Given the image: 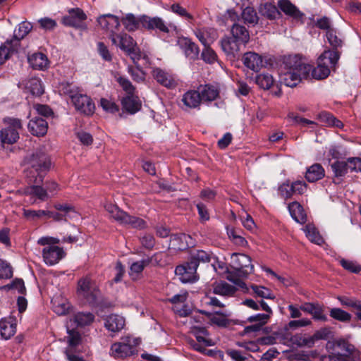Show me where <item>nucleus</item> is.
I'll return each mask as SVG.
<instances>
[{"instance_id": "1", "label": "nucleus", "mask_w": 361, "mask_h": 361, "mask_svg": "<svg viewBox=\"0 0 361 361\" xmlns=\"http://www.w3.org/2000/svg\"><path fill=\"white\" fill-rule=\"evenodd\" d=\"M283 65L279 74L280 82L290 87H295L302 78H307L311 71V66L304 63L297 56L286 58Z\"/></svg>"}, {"instance_id": "2", "label": "nucleus", "mask_w": 361, "mask_h": 361, "mask_svg": "<svg viewBox=\"0 0 361 361\" xmlns=\"http://www.w3.org/2000/svg\"><path fill=\"white\" fill-rule=\"evenodd\" d=\"M26 176L30 182L41 183L44 176L51 167V161L48 155L42 149H37L25 159Z\"/></svg>"}, {"instance_id": "3", "label": "nucleus", "mask_w": 361, "mask_h": 361, "mask_svg": "<svg viewBox=\"0 0 361 361\" xmlns=\"http://www.w3.org/2000/svg\"><path fill=\"white\" fill-rule=\"evenodd\" d=\"M339 58L340 55L338 51L325 50L318 58L317 66L314 68L311 66L310 72H312V77L317 80L327 78L331 70L336 68Z\"/></svg>"}, {"instance_id": "4", "label": "nucleus", "mask_w": 361, "mask_h": 361, "mask_svg": "<svg viewBox=\"0 0 361 361\" xmlns=\"http://www.w3.org/2000/svg\"><path fill=\"white\" fill-rule=\"evenodd\" d=\"M140 340L132 336H126L120 341L113 343L110 348L109 355L116 359H124L137 353V347Z\"/></svg>"}, {"instance_id": "5", "label": "nucleus", "mask_w": 361, "mask_h": 361, "mask_svg": "<svg viewBox=\"0 0 361 361\" xmlns=\"http://www.w3.org/2000/svg\"><path fill=\"white\" fill-rule=\"evenodd\" d=\"M104 207L111 217L121 224L130 225L132 228L137 229H143L147 226L146 222L142 219L129 215L116 205L106 203Z\"/></svg>"}, {"instance_id": "6", "label": "nucleus", "mask_w": 361, "mask_h": 361, "mask_svg": "<svg viewBox=\"0 0 361 361\" xmlns=\"http://www.w3.org/2000/svg\"><path fill=\"white\" fill-rule=\"evenodd\" d=\"M5 126L0 132V139L4 144H13L19 139V133L22 129L20 120L7 118L4 120Z\"/></svg>"}, {"instance_id": "7", "label": "nucleus", "mask_w": 361, "mask_h": 361, "mask_svg": "<svg viewBox=\"0 0 361 361\" xmlns=\"http://www.w3.org/2000/svg\"><path fill=\"white\" fill-rule=\"evenodd\" d=\"M332 357L338 361H355L357 350L355 347L345 340H339L332 343Z\"/></svg>"}, {"instance_id": "8", "label": "nucleus", "mask_w": 361, "mask_h": 361, "mask_svg": "<svg viewBox=\"0 0 361 361\" xmlns=\"http://www.w3.org/2000/svg\"><path fill=\"white\" fill-rule=\"evenodd\" d=\"M77 294L89 303L94 302L99 295V290L90 277L80 279L78 282Z\"/></svg>"}, {"instance_id": "9", "label": "nucleus", "mask_w": 361, "mask_h": 361, "mask_svg": "<svg viewBox=\"0 0 361 361\" xmlns=\"http://www.w3.org/2000/svg\"><path fill=\"white\" fill-rule=\"evenodd\" d=\"M29 181V185L21 188L16 191L20 195H26L30 197V204H33L37 200L44 202L49 200V194L44 187L39 185V183H34Z\"/></svg>"}, {"instance_id": "10", "label": "nucleus", "mask_w": 361, "mask_h": 361, "mask_svg": "<svg viewBox=\"0 0 361 361\" xmlns=\"http://www.w3.org/2000/svg\"><path fill=\"white\" fill-rule=\"evenodd\" d=\"M86 14L79 8H71L68 11V15L65 16L62 18V23L66 26L74 27L81 30H85Z\"/></svg>"}, {"instance_id": "11", "label": "nucleus", "mask_w": 361, "mask_h": 361, "mask_svg": "<svg viewBox=\"0 0 361 361\" xmlns=\"http://www.w3.org/2000/svg\"><path fill=\"white\" fill-rule=\"evenodd\" d=\"M176 275L184 283H194L198 280L197 265L195 262H188L185 264L179 265L175 269Z\"/></svg>"}, {"instance_id": "12", "label": "nucleus", "mask_w": 361, "mask_h": 361, "mask_svg": "<svg viewBox=\"0 0 361 361\" xmlns=\"http://www.w3.org/2000/svg\"><path fill=\"white\" fill-rule=\"evenodd\" d=\"M141 27L148 30H158L164 33H169V27L176 28V26H172L171 24L167 25L160 17H150L145 15L141 16Z\"/></svg>"}, {"instance_id": "13", "label": "nucleus", "mask_w": 361, "mask_h": 361, "mask_svg": "<svg viewBox=\"0 0 361 361\" xmlns=\"http://www.w3.org/2000/svg\"><path fill=\"white\" fill-rule=\"evenodd\" d=\"M97 23L101 28L109 33V38L116 35L119 27L120 20L118 18L112 14H104L98 17Z\"/></svg>"}, {"instance_id": "14", "label": "nucleus", "mask_w": 361, "mask_h": 361, "mask_svg": "<svg viewBox=\"0 0 361 361\" xmlns=\"http://www.w3.org/2000/svg\"><path fill=\"white\" fill-rule=\"evenodd\" d=\"M251 258L245 254H235L233 266L240 276L246 277L254 270Z\"/></svg>"}, {"instance_id": "15", "label": "nucleus", "mask_w": 361, "mask_h": 361, "mask_svg": "<svg viewBox=\"0 0 361 361\" xmlns=\"http://www.w3.org/2000/svg\"><path fill=\"white\" fill-rule=\"evenodd\" d=\"M42 252L44 263L49 266L57 264L66 255L63 249L56 245L44 247Z\"/></svg>"}, {"instance_id": "16", "label": "nucleus", "mask_w": 361, "mask_h": 361, "mask_svg": "<svg viewBox=\"0 0 361 361\" xmlns=\"http://www.w3.org/2000/svg\"><path fill=\"white\" fill-rule=\"evenodd\" d=\"M94 316L90 312H78L70 317L66 322V328L83 327L91 324Z\"/></svg>"}, {"instance_id": "17", "label": "nucleus", "mask_w": 361, "mask_h": 361, "mask_svg": "<svg viewBox=\"0 0 361 361\" xmlns=\"http://www.w3.org/2000/svg\"><path fill=\"white\" fill-rule=\"evenodd\" d=\"M72 102L77 110L86 115H90L94 111V104L85 94H76L75 97H73Z\"/></svg>"}, {"instance_id": "18", "label": "nucleus", "mask_w": 361, "mask_h": 361, "mask_svg": "<svg viewBox=\"0 0 361 361\" xmlns=\"http://www.w3.org/2000/svg\"><path fill=\"white\" fill-rule=\"evenodd\" d=\"M177 44L183 50L185 56L195 60L198 58L200 49L197 45L188 37H178Z\"/></svg>"}, {"instance_id": "19", "label": "nucleus", "mask_w": 361, "mask_h": 361, "mask_svg": "<svg viewBox=\"0 0 361 361\" xmlns=\"http://www.w3.org/2000/svg\"><path fill=\"white\" fill-rule=\"evenodd\" d=\"M194 34L204 46H210L218 38L217 31L212 27L196 28Z\"/></svg>"}, {"instance_id": "20", "label": "nucleus", "mask_w": 361, "mask_h": 361, "mask_svg": "<svg viewBox=\"0 0 361 361\" xmlns=\"http://www.w3.org/2000/svg\"><path fill=\"white\" fill-rule=\"evenodd\" d=\"M240 43L233 37H224L221 40L223 51L230 59H235L240 51Z\"/></svg>"}, {"instance_id": "21", "label": "nucleus", "mask_w": 361, "mask_h": 361, "mask_svg": "<svg viewBox=\"0 0 361 361\" xmlns=\"http://www.w3.org/2000/svg\"><path fill=\"white\" fill-rule=\"evenodd\" d=\"M152 75L158 83L167 88H173L177 85L175 78L171 74L159 68H154Z\"/></svg>"}, {"instance_id": "22", "label": "nucleus", "mask_w": 361, "mask_h": 361, "mask_svg": "<svg viewBox=\"0 0 361 361\" xmlns=\"http://www.w3.org/2000/svg\"><path fill=\"white\" fill-rule=\"evenodd\" d=\"M111 40L113 44L119 47L125 51L133 49L137 45L133 38L126 33L113 35Z\"/></svg>"}, {"instance_id": "23", "label": "nucleus", "mask_w": 361, "mask_h": 361, "mask_svg": "<svg viewBox=\"0 0 361 361\" xmlns=\"http://www.w3.org/2000/svg\"><path fill=\"white\" fill-rule=\"evenodd\" d=\"M244 65L249 69L258 72L263 66L262 56L255 52H247L243 58Z\"/></svg>"}, {"instance_id": "24", "label": "nucleus", "mask_w": 361, "mask_h": 361, "mask_svg": "<svg viewBox=\"0 0 361 361\" xmlns=\"http://www.w3.org/2000/svg\"><path fill=\"white\" fill-rule=\"evenodd\" d=\"M32 25L29 22H22L19 24L18 28L14 30L13 38L7 40L6 44H13L17 49L19 46L20 40L23 39L32 30Z\"/></svg>"}, {"instance_id": "25", "label": "nucleus", "mask_w": 361, "mask_h": 361, "mask_svg": "<svg viewBox=\"0 0 361 361\" xmlns=\"http://www.w3.org/2000/svg\"><path fill=\"white\" fill-rule=\"evenodd\" d=\"M29 131L35 136L44 135L48 129L47 122L42 118L38 117L32 118L28 123Z\"/></svg>"}, {"instance_id": "26", "label": "nucleus", "mask_w": 361, "mask_h": 361, "mask_svg": "<svg viewBox=\"0 0 361 361\" xmlns=\"http://www.w3.org/2000/svg\"><path fill=\"white\" fill-rule=\"evenodd\" d=\"M16 331V320L13 317L2 319L0 321V334L2 338L8 339Z\"/></svg>"}, {"instance_id": "27", "label": "nucleus", "mask_w": 361, "mask_h": 361, "mask_svg": "<svg viewBox=\"0 0 361 361\" xmlns=\"http://www.w3.org/2000/svg\"><path fill=\"white\" fill-rule=\"evenodd\" d=\"M104 326L111 332H118L125 326V319L118 314H110L106 318Z\"/></svg>"}, {"instance_id": "28", "label": "nucleus", "mask_w": 361, "mask_h": 361, "mask_svg": "<svg viewBox=\"0 0 361 361\" xmlns=\"http://www.w3.org/2000/svg\"><path fill=\"white\" fill-rule=\"evenodd\" d=\"M121 103L123 109L131 114H134L140 111L142 106L141 101L134 94L123 97Z\"/></svg>"}, {"instance_id": "29", "label": "nucleus", "mask_w": 361, "mask_h": 361, "mask_svg": "<svg viewBox=\"0 0 361 361\" xmlns=\"http://www.w3.org/2000/svg\"><path fill=\"white\" fill-rule=\"evenodd\" d=\"M278 6L286 15L293 19L300 20L303 16V13L289 0H281L279 1Z\"/></svg>"}, {"instance_id": "30", "label": "nucleus", "mask_w": 361, "mask_h": 361, "mask_svg": "<svg viewBox=\"0 0 361 361\" xmlns=\"http://www.w3.org/2000/svg\"><path fill=\"white\" fill-rule=\"evenodd\" d=\"M151 259H144L140 261L134 262L131 264L129 269V276L133 281L140 279L142 276V273L144 269L149 265Z\"/></svg>"}, {"instance_id": "31", "label": "nucleus", "mask_w": 361, "mask_h": 361, "mask_svg": "<svg viewBox=\"0 0 361 361\" xmlns=\"http://www.w3.org/2000/svg\"><path fill=\"white\" fill-rule=\"evenodd\" d=\"M325 176V171L319 164H314L307 168L305 178L308 182L314 183L323 178Z\"/></svg>"}, {"instance_id": "32", "label": "nucleus", "mask_w": 361, "mask_h": 361, "mask_svg": "<svg viewBox=\"0 0 361 361\" xmlns=\"http://www.w3.org/2000/svg\"><path fill=\"white\" fill-rule=\"evenodd\" d=\"M191 333L195 336L200 343H203L204 346H212L214 342L207 336L208 331L204 327L194 326L191 328Z\"/></svg>"}, {"instance_id": "33", "label": "nucleus", "mask_w": 361, "mask_h": 361, "mask_svg": "<svg viewBox=\"0 0 361 361\" xmlns=\"http://www.w3.org/2000/svg\"><path fill=\"white\" fill-rule=\"evenodd\" d=\"M182 102L186 107L197 108L200 106L202 100L198 91L190 90L185 92L182 97Z\"/></svg>"}, {"instance_id": "34", "label": "nucleus", "mask_w": 361, "mask_h": 361, "mask_svg": "<svg viewBox=\"0 0 361 361\" xmlns=\"http://www.w3.org/2000/svg\"><path fill=\"white\" fill-rule=\"evenodd\" d=\"M198 92L200 94L202 100L205 102L214 101L219 94V89L211 85L200 86Z\"/></svg>"}, {"instance_id": "35", "label": "nucleus", "mask_w": 361, "mask_h": 361, "mask_svg": "<svg viewBox=\"0 0 361 361\" xmlns=\"http://www.w3.org/2000/svg\"><path fill=\"white\" fill-rule=\"evenodd\" d=\"M232 37L240 44H245L250 39L247 30L243 25L234 24L231 29Z\"/></svg>"}, {"instance_id": "36", "label": "nucleus", "mask_w": 361, "mask_h": 361, "mask_svg": "<svg viewBox=\"0 0 361 361\" xmlns=\"http://www.w3.org/2000/svg\"><path fill=\"white\" fill-rule=\"evenodd\" d=\"M120 22L122 23L128 31H135L141 26V16L137 18L133 13H127L121 18Z\"/></svg>"}, {"instance_id": "37", "label": "nucleus", "mask_w": 361, "mask_h": 361, "mask_svg": "<svg viewBox=\"0 0 361 361\" xmlns=\"http://www.w3.org/2000/svg\"><path fill=\"white\" fill-rule=\"evenodd\" d=\"M30 65L35 69L43 70L48 66V59L44 54L35 53L28 57Z\"/></svg>"}, {"instance_id": "38", "label": "nucleus", "mask_w": 361, "mask_h": 361, "mask_svg": "<svg viewBox=\"0 0 361 361\" xmlns=\"http://www.w3.org/2000/svg\"><path fill=\"white\" fill-rule=\"evenodd\" d=\"M317 117L326 126L336 127L338 128L343 127L342 122L329 112L322 111Z\"/></svg>"}, {"instance_id": "39", "label": "nucleus", "mask_w": 361, "mask_h": 361, "mask_svg": "<svg viewBox=\"0 0 361 361\" xmlns=\"http://www.w3.org/2000/svg\"><path fill=\"white\" fill-rule=\"evenodd\" d=\"M290 341L293 345L298 347L311 348L314 345L312 336L303 335L302 334H296L292 336Z\"/></svg>"}, {"instance_id": "40", "label": "nucleus", "mask_w": 361, "mask_h": 361, "mask_svg": "<svg viewBox=\"0 0 361 361\" xmlns=\"http://www.w3.org/2000/svg\"><path fill=\"white\" fill-rule=\"evenodd\" d=\"M303 231L307 236V238L313 243L317 245H322L324 243L323 238L319 234L317 229L312 224L306 225Z\"/></svg>"}, {"instance_id": "41", "label": "nucleus", "mask_w": 361, "mask_h": 361, "mask_svg": "<svg viewBox=\"0 0 361 361\" xmlns=\"http://www.w3.org/2000/svg\"><path fill=\"white\" fill-rule=\"evenodd\" d=\"M288 209L293 219L300 224L305 221V215L302 206L297 202H293L288 205Z\"/></svg>"}, {"instance_id": "42", "label": "nucleus", "mask_w": 361, "mask_h": 361, "mask_svg": "<svg viewBox=\"0 0 361 361\" xmlns=\"http://www.w3.org/2000/svg\"><path fill=\"white\" fill-rule=\"evenodd\" d=\"M48 210L23 209V217L28 221H36L47 216Z\"/></svg>"}, {"instance_id": "43", "label": "nucleus", "mask_w": 361, "mask_h": 361, "mask_svg": "<svg viewBox=\"0 0 361 361\" xmlns=\"http://www.w3.org/2000/svg\"><path fill=\"white\" fill-rule=\"evenodd\" d=\"M26 89L33 95L40 96L44 93L41 80L37 78L30 79L25 84Z\"/></svg>"}, {"instance_id": "44", "label": "nucleus", "mask_w": 361, "mask_h": 361, "mask_svg": "<svg viewBox=\"0 0 361 361\" xmlns=\"http://www.w3.org/2000/svg\"><path fill=\"white\" fill-rule=\"evenodd\" d=\"M235 290L233 286L222 281L215 283L214 286V293L221 295H232L235 293Z\"/></svg>"}, {"instance_id": "45", "label": "nucleus", "mask_w": 361, "mask_h": 361, "mask_svg": "<svg viewBox=\"0 0 361 361\" xmlns=\"http://www.w3.org/2000/svg\"><path fill=\"white\" fill-rule=\"evenodd\" d=\"M259 11L262 16L269 19H275L281 15L277 7L271 3H265L261 5Z\"/></svg>"}, {"instance_id": "46", "label": "nucleus", "mask_w": 361, "mask_h": 361, "mask_svg": "<svg viewBox=\"0 0 361 361\" xmlns=\"http://www.w3.org/2000/svg\"><path fill=\"white\" fill-rule=\"evenodd\" d=\"M288 118L293 123L300 125L302 127H309L311 128H315L317 126V123L313 121L300 117L295 113L290 112L288 114Z\"/></svg>"}, {"instance_id": "47", "label": "nucleus", "mask_w": 361, "mask_h": 361, "mask_svg": "<svg viewBox=\"0 0 361 361\" xmlns=\"http://www.w3.org/2000/svg\"><path fill=\"white\" fill-rule=\"evenodd\" d=\"M213 256L210 253L204 250H198L192 255L190 262H195L197 268L200 263L210 262Z\"/></svg>"}, {"instance_id": "48", "label": "nucleus", "mask_w": 361, "mask_h": 361, "mask_svg": "<svg viewBox=\"0 0 361 361\" xmlns=\"http://www.w3.org/2000/svg\"><path fill=\"white\" fill-rule=\"evenodd\" d=\"M329 315L333 319L341 322H348L351 319V314L341 308H332L330 310Z\"/></svg>"}, {"instance_id": "49", "label": "nucleus", "mask_w": 361, "mask_h": 361, "mask_svg": "<svg viewBox=\"0 0 361 361\" xmlns=\"http://www.w3.org/2000/svg\"><path fill=\"white\" fill-rule=\"evenodd\" d=\"M331 169L336 178L344 176L348 171L347 161H336L331 164Z\"/></svg>"}, {"instance_id": "50", "label": "nucleus", "mask_w": 361, "mask_h": 361, "mask_svg": "<svg viewBox=\"0 0 361 361\" xmlns=\"http://www.w3.org/2000/svg\"><path fill=\"white\" fill-rule=\"evenodd\" d=\"M256 83L262 89L268 90L274 84L273 77L267 73L257 75L255 79Z\"/></svg>"}, {"instance_id": "51", "label": "nucleus", "mask_w": 361, "mask_h": 361, "mask_svg": "<svg viewBox=\"0 0 361 361\" xmlns=\"http://www.w3.org/2000/svg\"><path fill=\"white\" fill-rule=\"evenodd\" d=\"M171 10L174 13L177 14L178 16L184 18L185 20H187L190 23H192L194 20V17L192 14L188 12V11L181 6L178 4H173L171 6Z\"/></svg>"}, {"instance_id": "52", "label": "nucleus", "mask_w": 361, "mask_h": 361, "mask_svg": "<svg viewBox=\"0 0 361 361\" xmlns=\"http://www.w3.org/2000/svg\"><path fill=\"white\" fill-rule=\"evenodd\" d=\"M242 18L245 23L256 24L258 21V16L255 10L252 7H246L242 13Z\"/></svg>"}, {"instance_id": "53", "label": "nucleus", "mask_w": 361, "mask_h": 361, "mask_svg": "<svg viewBox=\"0 0 361 361\" xmlns=\"http://www.w3.org/2000/svg\"><path fill=\"white\" fill-rule=\"evenodd\" d=\"M68 333V343L70 348L77 346L81 341L80 334L75 330V328H66Z\"/></svg>"}, {"instance_id": "54", "label": "nucleus", "mask_w": 361, "mask_h": 361, "mask_svg": "<svg viewBox=\"0 0 361 361\" xmlns=\"http://www.w3.org/2000/svg\"><path fill=\"white\" fill-rule=\"evenodd\" d=\"M337 299L343 306L353 307L355 310H361V300L346 296H338Z\"/></svg>"}, {"instance_id": "55", "label": "nucleus", "mask_w": 361, "mask_h": 361, "mask_svg": "<svg viewBox=\"0 0 361 361\" xmlns=\"http://www.w3.org/2000/svg\"><path fill=\"white\" fill-rule=\"evenodd\" d=\"M17 51V48L13 44H7L6 42L0 47V64H2L9 56V55Z\"/></svg>"}, {"instance_id": "56", "label": "nucleus", "mask_w": 361, "mask_h": 361, "mask_svg": "<svg viewBox=\"0 0 361 361\" xmlns=\"http://www.w3.org/2000/svg\"><path fill=\"white\" fill-rule=\"evenodd\" d=\"M128 71L135 82H141L145 80V73L139 66H128Z\"/></svg>"}, {"instance_id": "57", "label": "nucleus", "mask_w": 361, "mask_h": 361, "mask_svg": "<svg viewBox=\"0 0 361 361\" xmlns=\"http://www.w3.org/2000/svg\"><path fill=\"white\" fill-rule=\"evenodd\" d=\"M210 322L219 327H226L230 323L229 319H227L225 314L219 312L211 315Z\"/></svg>"}, {"instance_id": "58", "label": "nucleus", "mask_w": 361, "mask_h": 361, "mask_svg": "<svg viewBox=\"0 0 361 361\" xmlns=\"http://www.w3.org/2000/svg\"><path fill=\"white\" fill-rule=\"evenodd\" d=\"M251 288L253 292L260 298L267 299H274L275 298L271 291L264 286L252 285Z\"/></svg>"}, {"instance_id": "59", "label": "nucleus", "mask_w": 361, "mask_h": 361, "mask_svg": "<svg viewBox=\"0 0 361 361\" xmlns=\"http://www.w3.org/2000/svg\"><path fill=\"white\" fill-rule=\"evenodd\" d=\"M202 58L205 62L208 63H213L216 61L217 55L209 46H204L202 52Z\"/></svg>"}, {"instance_id": "60", "label": "nucleus", "mask_w": 361, "mask_h": 361, "mask_svg": "<svg viewBox=\"0 0 361 361\" xmlns=\"http://www.w3.org/2000/svg\"><path fill=\"white\" fill-rule=\"evenodd\" d=\"M341 265L346 270L352 273H359L361 271V267L355 262L342 259L340 260Z\"/></svg>"}, {"instance_id": "61", "label": "nucleus", "mask_w": 361, "mask_h": 361, "mask_svg": "<svg viewBox=\"0 0 361 361\" xmlns=\"http://www.w3.org/2000/svg\"><path fill=\"white\" fill-rule=\"evenodd\" d=\"M53 308L54 311L59 315H63L68 313L70 305L68 302L65 301H56V300L53 301Z\"/></svg>"}, {"instance_id": "62", "label": "nucleus", "mask_w": 361, "mask_h": 361, "mask_svg": "<svg viewBox=\"0 0 361 361\" xmlns=\"http://www.w3.org/2000/svg\"><path fill=\"white\" fill-rule=\"evenodd\" d=\"M326 38L329 43L334 48H337L342 45V40L338 37L336 31L334 29L329 30L326 32Z\"/></svg>"}, {"instance_id": "63", "label": "nucleus", "mask_w": 361, "mask_h": 361, "mask_svg": "<svg viewBox=\"0 0 361 361\" xmlns=\"http://www.w3.org/2000/svg\"><path fill=\"white\" fill-rule=\"evenodd\" d=\"M117 82L128 95L134 94L135 88L128 79L125 77L120 76L117 78Z\"/></svg>"}, {"instance_id": "64", "label": "nucleus", "mask_w": 361, "mask_h": 361, "mask_svg": "<svg viewBox=\"0 0 361 361\" xmlns=\"http://www.w3.org/2000/svg\"><path fill=\"white\" fill-rule=\"evenodd\" d=\"M78 88L75 85L68 82L62 83L60 86V91L65 94L69 95L71 100L73 97L78 94Z\"/></svg>"}]
</instances>
